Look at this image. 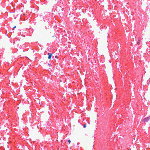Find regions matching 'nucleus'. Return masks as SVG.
Masks as SVG:
<instances>
[{"mask_svg": "<svg viewBox=\"0 0 150 150\" xmlns=\"http://www.w3.org/2000/svg\"><path fill=\"white\" fill-rule=\"evenodd\" d=\"M86 124H84L83 125V127L84 128H85L86 127Z\"/></svg>", "mask_w": 150, "mask_h": 150, "instance_id": "3", "label": "nucleus"}, {"mask_svg": "<svg viewBox=\"0 0 150 150\" xmlns=\"http://www.w3.org/2000/svg\"><path fill=\"white\" fill-rule=\"evenodd\" d=\"M55 58H58V57H57V56L56 55V56H55Z\"/></svg>", "mask_w": 150, "mask_h": 150, "instance_id": "6", "label": "nucleus"}, {"mask_svg": "<svg viewBox=\"0 0 150 150\" xmlns=\"http://www.w3.org/2000/svg\"><path fill=\"white\" fill-rule=\"evenodd\" d=\"M48 58L49 59H50L51 58L52 55V54L51 53H48Z\"/></svg>", "mask_w": 150, "mask_h": 150, "instance_id": "2", "label": "nucleus"}, {"mask_svg": "<svg viewBox=\"0 0 150 150\" xmlns=\"http://www.w3.org/2000/svg\"><path fill=\"white\" fill-rule=\"evenodd\" d=\"M16 28V26H14V27L13 28V30H14V29L15 28Z\"/></svg>", "mask_w": 150, "mask_h": 150, "instance_id": "5", "label": "nucleus"}, {"mask_svg": "<svg viewBox=\"0 0 150 150\" xmlns=\"http://www.w3.org/2000/svg\"><path fill=\"white\" fill-rule=\"evenodd\" d=\"M150 119V117H146L143 120V122H148Z\"/></svg>", "mask_w": 150, "mask_h": 150, "instance_id": "1", "label": "nucleus"}, {"mask_svg": "<svg viewBox=\"0 0 150 150\" xmlns=\"http://www.w3.org/2000/svg\"><path fill=\"white\" fill-rule=\"evenodd\" d=\"M68 142L69 143V144L71 143V141L70 140H68Z\"/></svg>", "mask_w": 150, "mask_h": 150, "instance_id": "4", "label": "nucleus"}]
</instances>
